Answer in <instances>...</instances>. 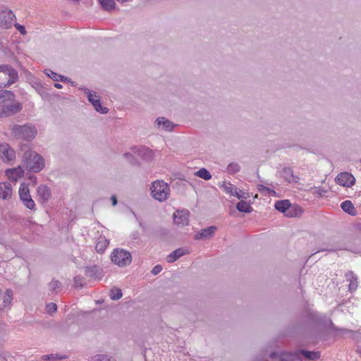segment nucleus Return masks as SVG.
Wrapping results in <instances>:
<instances>
[{
    "label": "nucleus",
    "instance_id": "473e14b6",
    "mask_svg": "<svg viewBox=\"0 0 361 361\" xmlns=\"http://www.w3.org/2000/svg\"><path fill=\"white\" fill-rule=\"evenodd\" d=\"M236 209L238 211H239L240 212H244V213H250L252 212V211L253 210L252 207H251V205L247 203L246 201H244L243 200H241L240 202H238L237 204H236Z\"/></svg>",
    "mask_w": 361,
    "mask_h": 361
},
{
    "label": "nucleus",
    "instance_id": "4c0bfd02",
    "mask_svg": "<svg viewBox=\"0 0 361 361\" xmlns=\"http://www.w3.org/2000/svg\"><path fill=\"white\" fill-rule=\"evenodd\" d=\"M169 233V231L164 227H159L154 231V235L160 239L166 238Z\"/></svg>",
    "mask_w": 361,
    "mask_h": 361
},
{
    "label": "nucleus",
    "instance_id": "b1692460",
    "mask_svg": "<svg viewBox=\"0 0 361 361\" xmlns=\"http://www.w3.org/2000/svg\"><path fill=\"white\" fill-rule=\"evenodd\" d=\"M345 278L349 281V291H355L358 286L357 276L354 274L353 271H349L345 274Z\"/></svg>",
    "mask_w": 361,
    "mask_h": 361
},
{
    "label": "nucleus",
    "instance_id": "0eeeda50",
    "mask_svg": "<svg viewBox=\"0 0 361 361\" xmlns=\"http://www.w3.org/2000/svg\"><path fill=\"white\" fill-rule=\"evenodd\" d=\"M80 89L82 90L87 94L89 102L93 106L95 111L99 112L102 114H106L109 112L108 108L102 106L100 97L97 94L96 92L90 90L86 87Z\"/></svg>",
    "mask_w": 361,
    "mask_h": 361
},
{
    "label": "nucleus",
    "instance_id": "4d7b16f0",
    "mask_svg": "<svg viewBox=\"0 0 361 361\" xmlns=\"http://www.w3.org/2000/svg\"><path fill=\"white\" fill-rule=\"evenodd\" d=\"M111 202H112V205L113 206H116L118 203V201H117V198L115 195H112L111 197Z\"/></svg>",
    "mask_w": 361,
    "mask_h": 361
},
{
    "label": "nucleus",
    "instance_id": "603ef678",
    "mask_svg": "<svg viewBox=\"0 0 361 361\" xmlns=\"http://www.w3.org/2000/svg\"><path fill=\"white\" fill-rule=\"evenodd\" d=\"M161 270H162V267L161 265L158 264L153 267V269L151 271V273L153 275H157L158 274H159L161 271Z\"/></svg>",
    "mask_w": 361,
    "mask_h": 361
},
{
    "label": "nucleus",
    "instance_id": "6e6d98bb",
    "mask_svg": "<svg viewBox=\"0 0 361 361\" xmlns=\"http://www.w3.org/2000/svg\"><path fill=\"white\" fill-rule=\"evenodd\" d=\"M28 178L33 183V185H35L37 183V177L35 176L29 174Z\"/></svg>",
    "mask_w": 361,
    "mask_h": 361
},
{
    "label": "nucleus",
    "instance_id": "e433bc0d",
    "mask_svg": "<svg viewBox=\"0 0 361 361\" xmlns=\"http://www.w3.org/2000/svg\"><path fill=\"white\" fill-rule=\"evenodd\" d=\"M48 287L51 293H56L57 290L62 288V283L59 280L52 279L51 282L49 283Z\"/></svg>",
    "mask_w": 361,
    "mask_h": 361
},
{
    "label": "nucleus",
    "instance_id": "37998d69",
    "mask_svg": "<svg viewBox=\"0 0 361 361\" xmlns=\"http://www.w3.org/2000/svg\"><path fill=\"white\" fill-rule=\"evenodd\" d=\"M13 292L11 289H7L5 293V295L4 296V305L6 307L8 305L11 303L13 300Z\"/></svg>",
    "mask_w": 361,
    "mask_h": 361
},
{
    "label": "nucleus",
    "instance_id": "aec40b11",
    "mask_svg": "<svg viewBox=\"0 0 361 361\" xmlns=\"http://www.w3.org/2000/svg\"><path fill=\"white\" fill-rule=\"evenodd\" d=\"M6 175L11 181H16L24 175V171L20 166L9 169L6 171Z\"/></svg>",
    "mask_w": 361,
    "mask_h": 361
},
{
    "label": "nucleus",
    "instance_id": "a211bd4d",
    "mask_svg": "<svg viewBox=\"0 0 361 361\" xmlns=\"http://www.w3.org/2000/svg\"><path fill=\"white\" fill-rule=\"evenodd\" d=\"M37 193L42 203H47L51 196V190L46 185H40L37 188Z\"/></svg>",
    "mask_w": 361,
    "mask_h": 361
},
{
    "label": "nucleus",
    "instance_id": "a878e982",
    "mask_svg": "<svg viewBox=\"0 0 361 361\" xmlns=\"http://www.w3.org/2000/svg\"><path fill=\"white\" fill-rule=\"evenodd\" d=\"M282 177L283 178L288 182H298V177L295 176L293 174V171L290 167L285 166L282 170Z\"/></svg>",
    "mask_w": 361,
    "mask_h": 361
},
{
    "label": "nucleus",
    "instance_id": "6ab92c4d",
    "mask_svg": "<svg viewBox=\"0 0 361 361\" xmlns=\"http://www.w3.org/2000/svg\"><path fill=\"white\" fill-rule=\"evenodd\" d=\"M157 128L171 132L173 130L175 124L164 117H159L155 121Z\"/></svg>",
    "mask_w": 361,
    "mask_h": 361
},
{
    "label": "nucleus",
    "instance_id": "8fccbe9b",
    "mask_svg": "<svg viewBox=\"0 0 361 361\" xmlns=\"http://www.w3.org/2000/svg\"><path fill=\"white\" fill-rule=\"evenodd\" d=\"M224 190L226 193L233 195V188H235L231 183H228L227 184L224 183Z\"/></svg>",
    "mask_w": 361,
    "mask_h": 361
},
{
    "label": "nucleus",
    "instance_id": "393cba45",
    "mask_svg": "<svg viewBox=\"0 0 361 361\" xmlns=\"http://www.w3.org/2000/svg\"><path fill=\"white\" fill-rule=\"evenodd\" d=\"M290 207V202L288 200H278L275 202V209L283 214L288 213Z\"/></svg>",
    "mask_w": 361,
    "mask_h": 361
},
{
    "label": "nucleus",
    "instance_id": "9d476101",
    "mask_svg": "<svg viewBox=\"0 0 361 361\" xmlns=\"http://www.w3.org/2000/svg\"><path fill=\"white\" fill-rule=\"evenodd\" d=\"M190 212L187 209L176 210L173 214V222L178 226H188Z\"/></svg>",
    "mask_w": 361,
    "mask_h": 361
},
{
    "label": "nucleus",
    "instance_id": "20e7f679",
    "mask_svg": "<svg viewBox=\"0 0 361 361\" xmlns=\"http://www.w3.org/2000/svg\"><path fill=\"white\" fill-rule=\"evenodd\" d=\"M152 196L159 202L166 200L169 195V185L164 180H156L152 183L150 188Z\"/></svg>",
    "mask_w": 361,
    "mask_h": 361
},
{
    "label": "nucleus",
    "instance_id": "f03ea898",
    "mask_svg": "<svg viewBox=\"0 0 361 361\" xmlns=\"http://www.w3.org/2000/svg\"><path fill=\"white\" fill-rule=\"evenodd\" d=\"M22 164L28 171L39 173L44 167V159L39 154L27 150L23 154Z\"/></svg>",
    "mask_w": 361,
    "mask_h": 361
},
{
    "label": "nucleus",
    "instance_id": "7c9ffc66",
    "mask_svg": "<svg viewBox=\"0 0 361 361\" xmlns=\"http://www.w3.org/2000/svg\"><path fill=\"white\" fill-rule=\"evenodd\" d=\"M98 1L104 11L111 12L116 8L114 0H98Z\"/></svg>",
    "mask_w": 361,
    "mask_h": 361
},
{
    "label": "nucleus",
    "instance_id": "79ce46f5",
    "mask_svg": "<svg viewBox=\"0 0 361 361\" xmlns=\"http://www.w3.org/2000/svg\"><path fill=\"white\" fill-rule=\"evenodd\" d=\"M122 291L120 288H114L111 289L110 298L113 300H118L122 297Z\"/></svg>",
    "mask_w": 361,
    "mask_h": 361
},
{
    "label": "nucleus",
    "instance_id": "c03bdc74",
    "mask_svg": "<svg viewBox=\"0 0 361 361\" xmlns=\"http://www.w3.org/2000/svg\"><path fill=\"white\" fill-rule=\"evenodd\" d=\"M233 196H235L238 199H247V194L238 188H234Z\"/></svg>",
    "mask_w": 361,
    "mask_h": 361
},
{
    "label": "nucleus",
    "instance_id": "c9c22d12",
    "mask_svg": "<svg viewBox=\"0 0 361 361\" xmlns=\"http://www.w3.org/2000/svg\"><path fill=\"white\" fill-rule=\"evenodd\" d=\"M123 157H126L127 160L129 161V163L133 166H135L137 167L141 166V163L132 153L126 152L124 153Z\"/></svg>",
    "mask_w": 361,
    "mask_h": 361
},
{
    "label": "nucleus",
    "instance_id": "f257e3e1",
    "mask_svg": "<svg viewBox=\"0 0 361 361\" xmlns=\"http://www.w3.org/2000/svg\"><path fill=\"white\" fill-rule=\"evenodd\" d=\"M9 130L11 137L26 142L33 140L37 134V128L32 123L10 125Z\"/></svg>",
    "mask_w": 361,
    "mask_h": 361
},
{
    "label": "nucleus",
    "instance_id": "09e8293b",
    "mask_svg": "<svg viewBox=\"0 0 361 361\" xmlns=\"http://www.w3.org/2000/svg\"><path fill=\"white\" fill-rule=\"evenodd\" d=\"M257 189L260 192H262L263 191H266L267 192V194H269V195H272V194L276 193V192L274 190H273L263 185H258Z\"/></svg>",
    "mask_w": 361,
    "mask_h": 361
},
{
    "label": "nucleus",
    "instance_id": "bb28decb",
    "mask_svg": "<svg viewBox=\"0 0 361 361\" xmlns=\"http://www.w3.org/2000/svg\"><path fill=\"white\" fill-rule=\"evenodd\" d=\"M329 327L330 329H331L334 331L340 332L343 335H348L349 336H350L353 339L356 338V334L357 333V331H354L349 330V329H339V328L336 327L334 324V323L332 322L331 320L329 321Z\"/></svg>",
    "mask_w": 361,
    "mask_h": 361
},
{
    "label": "nucleus",
    "instance_id": "6e6552de",
    "mask_svg": "<svg viewBox=\"0 0 361 361\" xmlns=\"http://www.w3.org/2000/svg\"><path fill=\"white\" fill-rule=\"evenodd\" d=\"M19 196L23 204L27 209L31 210L35 209V203L30 194L28 187L26 186L25 184L20 185V187L19 188Z\"/></svg>",
    "mask_w": 361,
    "mask_h": 361
},
{
    "label": "nucleus",
    "instance_id": "a18cd8bd",
    "mask_svg": "<svg viewBox=\"0 0 361 361\" xmlns=\"http://www.w3.org/2000/svg\"><path fill=\"white\" fill-rule=\"evenodd\" d=\"M42 358L46 361H54L57 359L66 358V356H59L57 354L55 355L54 354H49V355H43L42 357Z\"/></svg>",
    "mask_w": 361,
    "mask_h": 361
},
{
    "label": "nucleus",
    "instance_id": "4468645a",
    "mask_svg": "<svg viewBox=\"0 0 361 361\" xmlns=\"http://www.w3.org/2000/svg\"><path fill=\"white\" fill-rule=\"evenodd\" d=\"M85 273L87 276L97 280H101L104 276L102 269L98 265L85 267Z\"/></svg>",
    "mask_w": 361,
    "mask_h": 361
},
{
    "label": "nucleus",
    "instance_id": "423d86ee",
    "mask_svg": "<svg viewBox=\"0 0 361 361\" xmlns=\"http://www.w3.org/2000/svg\"><path fill=\"white\" fill-rule=\"evenodd\" d=\"M23 104L20 102L14 100L8 104L0 105V118H6L13 116L23 110Z\"/></svg>",
    "mask_w": 361,
    "mask_h": 361
},
{
    "label": "nucleus",
    "instance_id": "f704fd0d",
    "mask_svg": "<svg viewBox=\"0 0 361 361\" xmlns=\"http://www.w3.org/2000/svg\"><path fill=\"white\" fill-rule=\"evenodd\" d=\"M195 175L197 176V177L204 179V180H209L212 178V174L205 168H202L199 169L195 173Z\"/></svg>",
    "mask_w": 361,
    "mask_h": 361
},
{
    "label": "nucleus",
    "instance_id": "2eb2a0df",
    "mask_svg": "<svg viewBox=\"0 0 361 361\" xmlns=\"http://www.w3.org/2000/svg\"><path fill=\"white\" fill-rule=\"evenodd\" d=\"M0 156L4 161H12L16 157L15 151L8 145H0Z\"/></svg>",
    "mask_w": 361,
    "mask_h": 361
},
{
    "label": "nucleus",
    "instance_id": "cd10ccee",
    "mask_svg": "<svg viewBox=\"0 0 361 361\" xmlns=\"http://www.w3.org/2000/svg\"><path fill=\"white\" fill-rule=\"evenodd\" d=\"M188 253V252H185L183 250V248H182V247L178 248L167 256V262L169 263L174 262L175 261L178 259L180 257H181L182 256H183Z\"/></svg>",
    "mask_w": 361,
    "mask_h": 361
},
{
    "label": "nucleus",
    "instance_id": "0e129e2a",
    "mask_svg": "<svg viewBox=\"0 0 361 361\" xmlns=\"http://www.w3.org/2000/svg\"><path fill=\"white\" fill-rule=\"evenodd\" d=\"M360 162L361 163V159L360 160Z\"/></svg>",
    "mask_w": 361,
    "mask_h": 361
},
{
    "label": "nucleus",
    "instance_id": "5701e85b",
    "mask_svg": "<svg viewBox=\"0 0 361 361\" xmlns=\"http://www.w3.org/2000/svg\"><path fill=\"white\" fill-rule=\"evenodd\" d=\"M12 194V187L9 183H0V197L7 200Z\"/></svg>",
    "mask_w": 361,
    "mask_h": 361
},
{
    "label": "nucleus",
    "instance_id": "412c9836",
    "mask_svg": "<svg viewBox=\"0 0 361 361\" xmlns=\"http://www.w3.org/2000/svg\"><path fill=\"white\" fill-rule=\"evenodd\" d=\"M44 73L51 78L54 81L68 82L72 84L73 86H75V82L64 75H59L54 72L51 69H46Z\"/></svg>",
    "mask_w": 361,
    "mask_h": 361
},
{
    "label": "nucleus",
    "instance_id": "864d4df0",
    "mask_svg": "<svg viewBox=\"0 0 361 361\" xmlns=\"http://www.w3.org/2000/svg\"><path fill=\"white\" fill-rule=\"evenodd\" d=\"M140 233L138 231H134L131 235H130V238L132 240L135 241V240H138L140 239Z\"/></svg>",
    "mask_w": 361,
    "mask_h": 361
},
{
    "label": "nucleus",
    "instance_id": "3c124183",
    "mask_svg": "<svg viewBox=\"0 0 361 361\" xmlns=\"http://www.w3.org/2000/svg\"><path fill=\"white\" fill-rule=\"evenodd\" d=\"M14 27H16V29L19 31V32L22 35H25L27 32H26V30H25V27L22 25H20L19 23H16L14 24Z\"/></svg>",
    "mask_w": 361,
    "mask_h": 361
},
{
    "label": "nucleus",
    "instance_id": "a19ab883",
    "mask_svg": "<svg viewBox=\"0 0 361 361\" xmlns=\"http://www.w3.org/2000/svg\"><path fill=\"white\" fill-rule=\"evenodd\" d=\"M226 169L229 174H235L240 171V166L236 162H231L228 165Z\"/></svg>",
    "mask_w": 361,
    "mask_h": 361
},
{
    "label": "nucleus",
    "instance_id": "5fc2aeb1",
    "mask_svg": "<svg viewBox=\"0 0 361 361\" xmlns=\"http://www.w3.org/2000/svg\"><path fill=\"white\" fill-rule=\"evenodd\" d=\"M327 192L326 190L321 188V187H319L318 188H317L316 190V193L318 194L319 196H322L324 195L326 192Z\"/></svg>",
    "mask_w": 361,
    "mask_h": 361
},
{
    "label": "nucleus",
    "instance_id": "052dcab7",
    "mask_svg": "<svg viewBox=\"0 0 361 361\" xmlns=\"http://www.w3.org/2000/svg\"><path fill=\"white\" fill-rule=\"evenodd\" d=\"M54 87L57 89H61L63 87L62 85L60 83H55Z\"/></svg>",
    "mask_w": 361,
    "mask_h": 361
},
{
    "label": "nucleus",
    "instance_id": "2f4dec72",
    "mask_svg": "<svg viewBox=\"0 0 361 361\" xmlns=\"http://www.w3.org/2000/svg\"><path fill=\"white\" fill-rule=\"evenodd\" d=\"M303 210L302 209L298 204H291L288 213L286 214V216L288 217H297L302 214Z\"/></svg>",
    "mask_w": 361,
    "mask_h": 361
},
{
    "label": "nucleus",
    "instance_id": "ea45409f",
    "mask_svg": "<svg viewBox=\"0 0 361 361\" xmlns=\"http://www.w3.org/2000/svg\"><path fill=\"white\" fill-rule=\"evenodd\" d=\"M346 250V248H345L343 246H342L339 244H336V245H333L330 247H328V248H322V249L318 250L317 251H316L314 252V254L317 253V252H334L337 250Z\"/></svg>",
    "mask_w": 361,
    "mask_h": 361
},
{
    "label": "nucleus",
    "instance_id": "c85d7f7f",
    "mask_svg": "<svg viewBox=\"0 0 361 361\" xmlns=\"http://www.w3.org/2000/svg\"><path fill=\"white\" fill-rule=\"evenodd\" d=\"M109 243V240L104 236H99L95 245V250L99 253H103Z\"/></svg>",
    "mask_w": 361,
    "mask_h": 361
},
{
    "label": "nucleus",
    "instance_id": "7ed1b4c3",
    "mask_svg": "<svg viewBox=\"0 0 361 361\" xmlns=\"http://www.w3.org/2000/svg\"><path fill=\"white\" fill-rule=\"evenodd\" d=\"M18 80V71L11 66L0 65V88L7 87Z\"/></svg>",
    "mask_w": 361,
    "mask_h": 361
},
{
    "label": "nucleus",
    "instance_id": "72a5a7b5",
    "mask_svg": "<svg viewBox=\"0 0 361 361\" xmlns=\"http://www.w3.org/2000/svg\"><path fill=\"white\" fill-rule=\"evenodd\" d=\"M305 317L307 322L313 324H320L322 322L321 317L317 312H314L308 310L305 312Z\"/></svg>",
    "mask_w": 361,
    "mask_h": 361
},
{
    "label": "nucleus",
    "instance_id": "dca6fc26",
    "mask_svg": "<svg viewBox=\"0 0 361 361\" xmlns=\"http://www.w3.org/2000/svg\"><path fill=\"white\" fill-rule=\"evenodd\" d=\"M294 354H298V356H303L305 360L309 361H314L319 360L321 356V353L319 351H310L305 349H298L294 352Z\"/></svg>",
    "mask_w": 361,
    "mask_h": 361
},
{
    "label": "nucleus",
    "instance_id": "49530a36",
    "mask_svg": "<svg viewBox=\"0 0 361 361\" xmlns=\"http://www.w3.org/2000/svg\"><path fill=\"white\" fill-rule=\"evenodd\" d=\"M83 277L81 276H76L73 279L74 286L77 288H82L85 286L83 283Z\"/></svg>",
    "mask_w": 361,
    "mask_h": 361
},
{
    "label": "nucleus",
    "instance_id": "e2e57ef3",
    "mask_svg": "<svg viewBox=\"0 0 361 361\" xmlns=\"http://www.w3.org/2000/svg\"><path fill=\"white\" fill-rule=\"evenodd\" d=\"M356 352H357L358 354L361 355V348H357L356 349Z\"/></svg>",
    "mask_w": 361,
    "mask_h": 361
},
{
    "label": "nucleus",
    "instance_id": "1a4fd4ad",
    "mask_svg": "<svg viewBox=\"0 0 361 361\" xmlns=\"http://www.w3.org/2000/svg\"><path fill=\"white\" fill-rule=\"evenodd\" d=\"M16 18L15 14L11 10L5 9L0 11V27L8 29L13 25V20Z\"/></svg>",
    "mask_w": 361,
    "mask_h": 361
},
{
    "label": "nucleus",
    "instance_id": "bf43d9fd",
    "mask_svg": "<svg viewBox=\"0 0 361 361\" xmlns=\"http://www.w3.org/2000/svg\"><path fill=\"white\" fill-rule=\"evenodd\" d=\"M355 228L357 231H361V224H355Z\"/></svg>",
    "mask_w": 361,
    "mask_h": 361
},
{
    "label": "nucleus",
    "instance_id": "c756f323",
    "mask_svg": "<svg viewBox=\"0 0 361 361\" xmlns=\"http://www.w3.org/2000/svg\"><path fill=\"white\" fill-rule=\"evenodd\" d=\"M341 207L347 214L355 216L356 210L353 204L350 200H345L341 204Z\"/></svg>",
    "mask_w": 361,
    "mask_h": 361
},
{
    "label": "nucleus",
    "instance_id": "f8f14e48",
    "mask_svg": "<svg viewBox=\"0 0 361 361\" xmlns=\"http://www.w3.org/2000/svg\"><path fill=\"white\" fill-rule=\"evenodd\" d=\"M268 357L272 360L279 359V361H302L298 354L294 353H281L279 354L276 352H271Z\"/></svg>",
    "mask_w": 361,
    "mask_h": 361
},
{
    "label": "nucleus",
    "instance_id": "4be33fe9",
    "mask_svg": "<svg viewBox=\"0 0 361 361\" xmlns=\"http://www.w3.org/2000/svg\"><path fill=\"white\" fill-rule=\"evenodd\" d=\"M16 99L15 94L10 90H0V104H8L11 102H14Z\"/></svg>",
    "mask_w": 361,
    "mask_h": 361
},
{
    "label": "nucleus",
    "instance_id": "58836bf2",
    "mask_svg": "<svg viewBox=\"0 0 361 361\" xmlns=\"http://www.w3.org/2000/svg\"><path fill=\"white\" fill-rule=\"evenodd\" d=\"M88 361H116L115 359L107 355L97 354L90 357Z\"/></svg>",
    "mask_w": 361,
    "mask_h": 361
},
{
    "label": "nucleus",
    "instance_id": "39448f33",
    "mask_svg": "<svg viewBox=\"0 0 361 361\" xmlns=\"http://www.w3.org/2000/svg\"><path fill=\"white\" fill-rule=\"evenodd\" d=\"M111 261L119 267H126L131 263L132 256L130 252L123 249H114L111 255Z\"/></svg>",
    "mask_w": 361,
    "mask_h": 361
},
{
    "label": "nucleus",
    "instance_id": "de8ad7c7",
    "mask_svg": "<svg viewBox=\"0 0 361 361\" xmlns=\"http://www.w3.org/2000/svg\"><path fill=\"white\" fill-rule=\"evenodd\" d=\"M46 308L48 314H49L50 315H52L57 311V305L54 302H49L47 304Z\"/></svg>",
    "mask_w": 361,
    "mask_h": 361
},
{
    "label": "nucleus",
    "instance_id": "f3484780",
    "mask_svg": "<svg viewBox=\"0 0 361 361\" xmlns=\"http://www.w3.org/2000/svg\"><path fill=\"white\" fill-rule=\"evenodd\" d=\"M217 230V227L215 226H210L205 228L201 229L200 231L194 235L195 240H203V239H209L211 238L216 231Z\"/></svg>",
    "mask_w": 361,
    "mask_h": 361
},
{
    "label": "nucleus",
    "instance_id": "ddd939ff",
    "mask_svg": "<svg viewBox=\"0 0 361 361\" xmlns=\"http://www.w3.org/2000/svg\"><path fill=\"white\" fill-rule=\"evenodd\" d=\"M336 182L340 185L349 188L355 184V178L350 173L342 172L336 178Z\"/></svg>",
    "mask_w": 361,
    "mask_h": 361
},
{
    "label": "nucleus",
    "instance_id": "680f3d73",
    "mask_svg": "<svg viewBox=\"0 0 361 361\" xmlns=\"http://www.w3.org/2000/svg\"><path fill=\"white\" fill-rule=\"evenodd\" d=\"M139 226L143 229V231L145 230V226H144V224L142 221L139 222Z\"/></svg>",
    "mask_w": 361,
    "mask_h": 361
},
{
    "label": "nucleus",
    "instance_id": "13d9d810",
    "mask_svg": "<svg viewBox=\"0 0 361 361\" xmlns=\"http://www.w3.org/2000/svg\"><path fill=\"white\" fill-rule=\"evenodd\" d=\"M255 361H268L267 354H264L262 357H257Z\"/></svg>",
    "mask_w": 361,
    "mask_h": 361
},
{
    "label": "nucleus",
    "instance_id": "9b49d317",
    "mask_svg": "<svg viewBox=\"0 0 361 361\" xmlns=\"http://www.w3.org/2000/svg\"><path fill=\"white\" fill-rule=\"evenodd\" d=\"M131 150L134 154H137L144 161L149 162L154 159V153L152 149L149 147L141 146V147H133Z\"/></svg>",
    "mask_w": 361,
    "mask_h": 361
}]
</instances>
